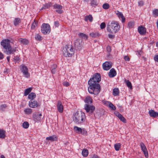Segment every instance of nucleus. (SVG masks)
I'll return each instance as SVG.
<instances>
[{"mask_svg": "<svg viewBox=\"0 0 158 158\" xmlns=\"http://www.w3.org/2000/svg\"><path fill=\"white\" fill-rule=\"evenodd\" d=\"M29 106L32 108H35L38 106V102L36 101L30 100L29 102Z\"/></svg>", "mask_w": 158, "mask_h": 158, "instance_id": "15", "label": "nucleus"}, {"mask_svg": "<svg viewBox=\"0 0 158 158\" xmlns=\"http://www.w3.org/2000/svg\"><path fill=\"white\" fill-rule=\"evenodd\" d=\"M138 4L139 6H143L144 4V2L143 1L141 0L138 2Z\"/></svg>", "mask_w": 158, "mask_h": 158, "instance_id": "47", "label": "nucleus"}, {"mask_svg": "<svg viewBox=\"0 0 158 158\" xmlns=\"http://www.w3.org/2000/svg\"><path fill=\"white\" fill-rule=\"evenodd\" d=\"M140 146L141 148V149L142 151L143 152L145 156L146 157H148V152L144 144L141 142L140 143Z\"/></svg>", "mask_w": 158, "mask_h": 158, "instance_id": "13", "label": "nucleus"}, {"mask_svg": "<svg viewBox=\"0 0 158 158\" xmlns=\"http://www.w3.org/2000/svg\"><path fill=\"white\" fill-rule=\"evenodd\" d=\"M54 25H55V26L56 27H57L58 26H59V22L58 21H55L54 22Z\"/></svg>", "mask_w": 158, "mask_h": 158, "instance_id": "56", "label": "nucleus"}, {"mask_svg": "<svg viewBox=\"0 0 158 158\" xmlns=\"http://www.w3.org/2000/svg\"><path fill=\"white\" fill-rule=\"evenodd\" d=\"M51 31L50 25L48 23H43L41 27V31L44 35L49 34Z\"/></svg>", "mask_w": 158, "mask_h": 158, "instance_id": "6", "label": "nucleus"}, {"mask_svg": "<svg viewBox=\"0 0 158 158\" xmlns=\"http://www.w3.org/2000/svg\"><path fill=\"white\" fill-rule=\"evenodd\" d=\"M148 113L150 116L156 118L158 116V112H155L154 110H150L149 111Z\"/></svg>", "mask_w": 158, "mask_h": 158, "instance_id": "18", "label": "nucleus"}, {"mask_svg": "<svg viewBox=\"0 0 158 158\" xmlns=\"http://www.w3.org/2000/svg\"><path fill=\"white\" fill-rule=\"evenodd\" d=\"M106 27V24L105 23H102L100 25V28L101 29L104 28Z\"/></svg>", "mask_w": 158, "mask_h": 158, "instance_id": "49", "label": "nucleus"}, {"mask_svg": "<svg viewBox=\"0 0 158 158\" xmlns=\"http://www.w3.org/2000/svg\"><path fill=\"white\" fill-rule=\"evenodd\" d=\"M32 89V88L31 87H30L26 89L24 91V95L26 96L28 95V94L31 92Z\"/></svg>", "mask_w": 158, "mask_h": 158, "instance_id": "32", "label": "nucleus"}, {"mask_svg": "<svg viewBox=\"0 0 158 158\" xmlns=\"http://www.w3.org/2000/svg\"><path fill=\"white\" fill-rule=\"evenodd\" d=\"M5 133L4 131L0 130V138H4L5 137Z\"/></svg>", "mask_w": 158, "mask_h": 158, "instance_id": "31", "label": "nucleus"}, {"mask_svg": "<svg viewBox=\"0 0 158 158\" xmlns=\"http://www.w3.org/2000/svg\"><path fill=\"white\" fill-rule=\"evenodd\" d=\"M116 14L117 15L118 17L119 18H121V22L122 23H124L125 21V18L123 16V13L118 10L116 12Z\"/></svg>", "mask_w": 158, "mask_h": 158, "instance_id": "16", "label": "nucleus"}, {"mask_svg": "<svg viewBox=\"0 0 158 158\" xmlns=\"http://www.w3.org/2000/svg\"><path fill=\"white\" fill-rule=\"evenodd\" d=\"M51 71L52 73H55L56 72V68H54L52 69Z\"/></svg>", "mask_w": 158, "mask_h": 158, "instance_id": "58", "label": "nucleus"}, {"mask_svg": "<svg viewBox=\"0 0 158 158\" xmlns=\"http://www.w3.org/2000/svg\"><path fill=\"white\" fill-rule=\"evenodd\" d=\"M81 134L84 135H86L87 134V132L85 129H83L81 130Z\"/></svg>", "mask_w": 158, "mask_h": 158, "instance_id": "48", "label": "nucleus"}, {"mask_svg": "<svg viewBox=\"0 0 158 158\" xmlns=\"http://www.w3.org/2000/svg\"><path fill=\"white\" fill-rule=\"evenodd\" d=\"M153 14L155 15V16H158V9H155L153 11Z\"/></svg>", "mask_w": 158, "mask_h": 158, "instance_id": "45", "label": "nucleus"}, {"mask_svg": "<svg viewBox=\"0 0 158 158\" xmlns=\"http://www.w3.org/2000/svg\"><path fill=\"white\" fill-rule=\"evenodd\" d=\"M10 41L8 39L3 40L1 42V44L4 48V52L7 55L11 54H15L16 51V48L12 49L10 45Z\"/></svg>", "mask_w": 158, "mask_h": 158, "instance_id": "2", "label": "nucleus"}, {"mask_svg": "<svg viewBox=\"0 0 158 158\" xmlns=\"http://www.w3.org/2000/svg\"><path fill=\"white\" fill-rule=\"evenodd\" d=\"M10 56H8L6 57V59L8 60V62H9L10 61Z\"/></svg>", "mask_w": 158, "mask_h": 158, "instance_id": "61", "label": "nucleus"}, {"mask_svg": "<svg viewBox=\"0 0 158 158\" xmlns=\"http://www.w3.org/2000/svg\"><path fill=\"white\" fill-rule=\"evenodd\" d=\"M84 107L86 112L89 115L93 114L95 109L94 106L88 104H85Z\"/></svg>", "mask_w": 158, "mask_h": 158, "instance_id": "7", "label": "nucleus"}, {"mask_svg": "<svg viewBox=\"0 0 158 158\" xmlns=\"http://www.w3.org/2000/svg\"><path fill=\"white\" fill-rule=\"evenodd\" d=\"M92 99L90 97H87L84 101L86 103L91 104L92 102Z\"/></svg>", "mask_w": 158, "mask_h": 158, "instance_id": "28", "label": "nucleus"}, {"mask_svg": "<svg viewBox=\"0 0 158 158\" xmlns=\"http://www.w3.org/2000/svg\"><path fill=\"white\" fill-rule=\"evenodd\" d=\"M119 90L118 88H115L113 89V94L114 96H118L119 94Z\"/></svg>", "mask_w": 158, "mask_h": 158, "instance_id": "30", "label": "nucleus"}, {"mask_svg": "<svg viewBox=\"0 0 158 158\" xmlns=\"http://www.w3.org/2000/svg\"><path fill=\"white\" fill-rule=\"evenodd\" d=\"M53 7L54 9H56V11L57 13L61 14L63 12V11L62 10V6L57 4H55L54 5Z\"/></svg>", "mask_w": 158, "mask_h": 158, "instance_id": "11", "label": "nucleus"}, {"mask_svg": "<svg viewBox=\"0 0 158 158\" xmlns=\"http://www.w3.org/2000/svg\"><path fill=\"white\" fill-rule=\"evenodd\" d=\"M36 97L35 94L34 93H30L28 96V98L29 99H30L31 100H33Z\"/></svg>", "mask_w": 158, "mask_h": 158, "instance_id": "23", "label": "nucleus"}, {"mask_svg": "<svg viewBox=\"0 0 158 158\" xmlns=\"http://www.w3.org/2000/svg\"><path fill=\"white\" fill-rule=\"evenodd\" d=\"M108 36L109 38L110 39H113L114 38L115 36L113 34H109L108 35Z\"/></svg>", "mask_w": 158, "mask_h": 158, "instance_id": "53", "label": "nucleus"}, {"mask_svg": "<svg viewBox=\"0 0 158 158\" xmlns=\"http://www.w3.org/2000/svg\"><path fill=\"white\" fill-rule=\"evenodd\" d=\"M74 129L76 131L77 133L78 134H80L81 132L82 129L81 128L78 127H74Z\"/></svg>", "mask_w": 158, "mask_h": 158, "instance_id": "38", "label": "nucleus"}, {"mask_svg": "<svg viewBox=\"0 0 158 158\" xmlns=\"http://www.w3.org/2000/svg\"><path fill=\"white\" fill-rule=\"evenodd\" d=\"M83 45L82 41L79 39H77L75 41L74 47L76 50H81L82 48Z\"/></svg>", "mask_w": 158, "mask_h": 158, "instance_id": "8", "label": "nucleus"}, {"mask_svg": "<svg viewBox=\"0 0 158 158\" xmlns=\"http://www.w3.org/2000/svg\"><path fill=\"white\" fill-rule=\"evenodd\" d=\"M116 75V72L115 69L114 68L111 69L108 73V75L110 77H115Z\"/></svg>", "mask_w": 158, "mask_h": 158, "instance_id": "17", "label": "nucleus"}, {"mask_svg": "<svg viewBox=\"0 0 158 158\" xmlns=\"http://www.w3.org/2000/svg\"><path fill=\"white\" fill-rule=\"evenodd\" d=\"M108 106L112 110H115L116 109V107L110 102Z\"/></svg>", "mask_w": 158, "mask_h": 158, "instance_id": "40", "label": "nucleus"}, {"mask_svg": "<svg viewBox=\"0 0 158 158\" xmlns=\"http://www.w3.org/2000/svg\"><path fill=\"white\" fill-rule=\"evenodd\" d=\"M124 59L125 61H129L130 60V58L128 56H125L124 57Z\"/></svg>", "mask_w": 158, "mask_h": 158, "instance_id": "50", "label": "nucleus"}, {"mask_svg": "<svg viewBox=\"0 0 158 158\" xmlns=\"http://www.w3.org/2000/svg\"><path fill=\"white\" fill-rule=\"evenodd\" d=\"M106 50H107V51L108 52H110L111 51V48L110 46H108L107 47H106Z\"/></svg>", "mask_w": 158, "mask_h": 158, "instance_id": "55", "label": "nucleus"}, {"mask_svg": "<svg viewBox=\"0 0 158 158\" xmlns=\"http://www.w3.org/2000/svg\"><path fill=\"white\" fill-rule=\"evenodd\" d=\"M101 80L100 74L98 73H96L93 77L90 79L88 82V84L89 85L88 90L89 93L95 95L99 93L101 90V87L98 83Z\"/></svg>", "mask_w": 158, "mask_h": 158, "instance_id": "1", "label": "nucleus"}, {"mask_svg": "<svg viewBox=\"0 0 158 158\" xmlns=\"http://www.w3.org/2000/svg\"><path fill=\"white\" fill-rule=\"evenodd\" d=\"M120 28L118 23L116 21H112L109 23L107 27V30L109 32L114 34L117 32Z\"/></svg>", "mask_w": 158, "mask_h": 158, "instance_id": "3", "label": "nucleus"}, {"mask_svg": "<svg viewBox=\"0 0 158 158\" xmlns=\"http://www.w3.org/2000/svg\"><path fill=\"white\" fill-rule=\"evenodd\" d=\"M110 7L109 4L107 3H105L103 4L102 5V7L103 8L105 9H108Z\"/></svg>", "mask_w": 158, "mask_h": 158, "instance_id": "43", "label": "nucleus"}, {"mask_svg": "<svg viewBox=\"0 0 158 158\" xmlns=\"http://www.w3.org/2000/svg\"><path fill=\"white\" fill-rule=\"evenodd\" d=\"M52 5V3L51 2L46 3L45 5H44L43 7L40 9V10L48 9Z\"/></svg>", "mask_w": 158, "mask_h": 158, "instance_id": "21", "label": "nucleus"}, {"mask_svg": "<svg viewBox=\"0 0 158 158\" xmlns=\"http://www.w3.org/2000/svg\"><path fill=\"white\" fill-rule=\"evenodd\" d=\"M20 70L23 73L25 77L27 78L30 77V74L28 72V69L26 66L24 65H22L20 69Z\"/></svg>", "mask_w": 158, "mask_h": 158, "instance_id": "9", "label": "nucleus"}, {"mask_svg": "<svg viewBox=\"0 0 158 158\" xmlns=\"http://www.w3.org/2000/svg\"><path fill=\"white\" fill-rule=\"evenodd\" d=\"M42 117V115L41 114H39L36 113L33 115V118L34 121L35 122H38L40 121Z\"/></svg>", "mask_w": 158, "mask_h": 158, "instance_id": "12", "label": "nucleus"}, {"mask_svg": "<svg viewBox=\"0 0 158 158\" xmlns=\"http://www.w3.org/2000/svg\"><path fill=\"white\" fill-rule=\"evenodd\" d=\"M3 58V55L2 53H0V59H2Z\"/></svg>", "mask_w": 158, "mask_h": 158, "instance_id": "59", "label": "nucleus"}, {"mask_svg": "<svg viewBox=\"0 0 158 158\" xmlns=\"http://www.w3.org/2000/svg\"><path fill=\"white\" fill-rule=\"evenodd\" d=\"M5 158V157L4 156V155H2L1 156V158Z\"/></svg>", "mask_w": 158, "mask_h": 158, "instance_id": "63", "label": "nucleus"}, {"mask_svg": "<svg viewBox=\"0 0 158 158\" xmlns=\"http://www.w3.org/2000/svg\"><path fill=\"white\" fill-rule=\"evenodd\" d=\"M156 46L157 47H158V41L156 43Z\"/></svg>", "mask_w": 158, "mask_h": 158, "instance_id": "64", "label": "nucleus"}, {"mask_svg": "<svg viewBox=\"0 0 158 158\" xmlns=\"http://www.w3.org/2000/svg\"><path fill=\"white\" fill-rule=\"evenodd\" d=\"M63 84L66 87H68L69 85V84L68 82L67 81H64L63 83Z\"/></svg>", "mask_w": 158, "mask_h": 158, "instance_id": "51", "label": "nucleus"}, {"mask_svg": "<svg viewBox=\"0 0 158 158\" xmlns=\"http://www.w3.org/2000/svg\"><path fill=\"white\" fill-rule=\"evenodd\" d=\"M46 139L47 140H50L51 141H54L57 140V137L55 135H53L46 137Z\"/></svg>", "mask_w": 158, "mask_h": 158, "instance_id": "20", "label": "nucleus"}, {"mask_svg": "<svg viewBox=\"0 0 158 158\" xmlns=\"http://www.w3.org/2000/svg\"><path fill=\"white\" fill-rule=\"evenodd\" d=\"M119 119L123 122L126 123L127 122L126 119L121 114L118 118Z\"/></svg>", "mask_w": 158, "mask_h": 158, "instance_id": "39", "label": "nucleus"}, {"mask_svg": "<svg viewBox=\"0 0 158 158\" xmlns=\"http://www.w3.org/2000/svg\"><path fill=\"white\" fill-rule=\"evenodd\" d=\"M125 82L126 83L128 87L130 89H132V86L131 83L129 80H125Z\"/></svg>", "mask_w": 158, "mask_h": 158, "instance_id": "33", "label": "nucleus"}, {"mask_svg": "<svg viewBox=\"0 0 158 158\" xmlns=\"http://www.w3.org/2000/svg\"><path fill=\"white\" fill-rule=\"evenodd\" d=\"M112 63L108 61L102 64L103 68L104 70H109L112 67Z\"/></svg>", "mask_w": 158, "mask_h": 158, "instance_id": "10", "label": "nucleus"}, {"mask_svg": "<svg viewBox=\"0 0 158 158\" xmlns=\"http://www.w3.org/2000/svg\"><path fill=\"white\" fill-rule=\"evenodd\" d=\"M90 36L93 38H97L98 37L100 34L98 32H92L90 33Z\"/></svg>", "mask_w": 158, "mask_h": 158, "instance_id": "22", "label": "nucleus"}, {"mask_svg": "<svg viewBox=\"0 0 158 158\" xmlns=\"http://www.w3.org/2000/svg\"><path fill=\"white\" fill-rule=\"evenodd\" d=\"M128 26L130 28L133 27L134 26V22L133 21L130 22L128 24Z\"/></svg>", "mask_w": 158, "mask_h": 158, "instance_id": "42", "label": "nucleus"}, {"mask_svg": "<svg viewBox=\"0 0 158 158\" xmlns=\"http://www.w3.org/2000/svg\"><path fill=\"white\" fill-rule=\"evenodd\" d=\"M13 56L14 57V60H18L19 59V57L16 56V57H15V56Z\"/></svg>", "mask_w": 158, "mask_h": 158, "instance_id": "60", "label": "nucleus"}, {"mask_svg": "<svg viewBox=\"0 0 158 158\" xmlns=\"http://www.w3.org/2000/svg\"><path fill=\"white\" fill-rule=\"evenodd\" d=\"M91 4L92 6H95L97 5L98 3L95 0H92L91 2Z\"/></svg>", "mask_w": 158, "mask_h": 158, "instance_id": "44", "label": "nucleus"}, {"mask_svg": "<svg viewBox=\"0 0 158 158\" xmlns=\"http://www.w3.org/2000/svg\"><path fill=\"white\" fill-rule=\"evenodd\" d=\"M78 35L80 37L84 39L85 40H87L88 38V36L87 35H86L84 33H80L78 34Z\"/></svg>", "mask_w": 158, "mask_h": 158, "instance_id": "26", "label": "nucleus"}, {"mask_svg": "<svg viewBox=\"0 0 158 158\" xmlns=\"http://www.w3.org/2000/svg\"><path fill=\"white\" fill-rule=\"evenodd\" d=\"M156 25L157 29H158V19L156 22Z\"/></svg>", "mask_w": 158, "mask_h": 158, "instance_id": "62", "label": "nucleus"}, {"mask_svg": "<svg viewBox=\"0 0 158 158\" xmlns=\"http://www.w3.org/2000/svg\"><path fill=\"white\" fill-rule=\"evenodd\" d=\"M7 107V106L6 104H2L0 106V111H4Z\"/></svg>", "mask_w": 158, "mask_h": 158, "instance_id": "34", "label": "nucleus"}, {"mask_svg": "<svg viewBox=\"0 0 158 158\" xmlns=\"http://www.w3.org/2000/svg\"><path fill=\"white\" fill-rule=\"evenodd\" d=\"M110 102L109 101H105L103 102V103L104 104L106 105L107 106H108L109 104L110 103Z\"/></svg>", "mask_w": 158, "mask_h": 158, "instance_id": "54", "label": "nucleus"}, {"mask_svg": "<svg viewBox=\"0 0 158 158\" xmlns=\"http://www.w3.org/2000/svg\"><path fill=\"white\" fill-rule=\"evenodd\" d=\"M35 38L38 40H41V37L39 34H37L36 35Z\"/></svg>", "mask_w": 158, "mask_h": 158, "instance_id": "46", "label": "nucleus"}, {"mask_svg": "<svg viewBox=\"0 0 158 158\" xmlns=\"http://www.w3.org/2000/svg\"><path fill=\"white\" fill-rule=\"evenodd\" d=\"M85 114L81 112H77L73 114V118L75 122L77 124H80L83 123L85 119Z\"/></svg>", "mask_w": 158, "mask_h": 158, "instance_id": "4", "label": "nucleus"}, {"mask_svg": "<svg viewBox=\"0 0 158 158\" xmlns=\"http://www.w3.org/2000/svg\"><path fill=\"white\" fill-rule=\"evenodd\" d=\"M82 154L83 156L87 157L88 155V150L85 149H83L82 151Z\"/></svg>", "mask_w": 158, "mask_h": 158, "instance_id": "29", "label": "nucleus"}, {"mask_svg": "<svg viewBox=\"0 0 158 158\" xmlns=\"http://www.w3.org/2000/svg\"><path fill=\"white\" fill-rule=\"evenodd\" d=\"M154 60L155 61L158 62V55H156L155 56L154 58Z\"/></svg>", "mask_w": 158, "mask_h": 158, "instance_id": "57", "label": "nucleus"}, {"mask_svg": "<svg viewBox=\"0 0 158 158\" xmlns=\"http://www.w3.org/2000/svg\"><path fill=\"white\" fill-rule=\"evenodd\" d=\"M57 106L58 111L60 113L62 112L63 110V105L60 101H58Z\"/></svg>", "mask_w": 158, "mask_h": 158, "instance_id": "19", "label": "nucleus"}, {"mask_svg": "<svg viewBox=\"0 0 158 158\" xmlns=\"http://www.w3.org/2000/svg\"><path fill=\"white\" fill-rule=\"evenodd\" d=\"M24 112L26 114H30L32 112V110L30 108H26L24 110Z\"/></svg>", "mask_w": 158, "mask_h": 158, "instance_id": "27", "label": "nucleus"}, {"mask_svg": "<svg viewBox=\"0 0 158 158\" xmlns=\"http://www.w3.org/2000/svg\"><path fill=\"white\" fill-rule=\"evenodd\" d=\"M121 144L120 143H117L114 145V148L115 149L116 151L119 150L121 147Z\"/></svg>", "mask_w": 158, "mask_h": 158, "instance_id": "35", "label": "nucleus"}, {"mask_svg": "<svg viewBox=\"0 0 158 158\" xmlns=\"http://www.w3.org/2000/svg\"><path fill=\"white\" fill-rule=\"evenodd\" d=\"M138 30L139 33L141 35H143L146 33V28L142 26H140L138 27Z\"/></svg>", "mask_w": 158, "mask_h": 158, "instance_id": "14", "label": "nucleus"}, {"mask_svg": "<svg viewBox=\"0 0 158 158\" xmlns=\"http://www.w3.org/2000/svg\"><path fill=\"white\" fill-rule=\"evenodd\" d=\"M114 114H115V115L116 116H117L118 118H119V116H120L121 115V114H120L118 111L114 112Z\"/></svg>", "mask_w": 158, "mask_h": 158, "instance_id": "52", "label": "nucleus"}, {"mask_svg": "<svg viewBox=\"0 0 158 158\" xmlns=\"http://www.w3.org/2000/svg\"><path fill=\"white\" fill-rule=\"evenodd\" d=\"M21 22V20L20 18H15L13 21V23L15 26H17Z\"/></svg>", "mask_w": 158, "mask_h": 158, "instance_id": "24", "label": "nucleus"}, {"mask_svg": "<svg viewBox=\"0 0 158 158\" xmlns=\"http://www.w3.org/2000/svg\"><path fill=\"white\" fill-rule=\"evenodd\" d=\"M38 22L35 20H34L33 22L31 25V29H34L35 27L37 25Z\"/></svg>", "mask_w": 158, "mask_h": 158, "instance_id": "37", "label": "nucleus"}, {"mask_svg": "<svg viewBox=\"0 0 158 158\" xmlns=\"http://www.w3.org/2000/svg\"><path fill=\"white\" fill-rule=\"evenodd\" d=\"M19 41L20 43L26 45L28 44L29 43L28 40L27 39H23L22 38H20L19 39Z\"/></svg>", "mask_w": 158, "mask_h": 158, "instance_id": "25", "label": "nucleus"}, {"mask_svg": "<svg viewBox=\"0 0 158 158\" xmlns=\"http://www.w3.org/2000/svg\"><path fill=\"white\" fill-rule=\"evenodd\" d=\"M23 127L25 129L27 128L29 126V124L28 122H24L23 124Z\"/></svg>", "mask_w": 158, "mask_h": 158, "instance_id": "41", "label": "nucleus"}, {"mask_svg": "<svg viewBox=\"0 0 158 158\" xmlns=\"http://www.w3.org/2000/svg\"><path fill=\"white\" fill-rule=\"evenodd\" d=\"M63 50V54L65 57H71L74 54V49L72 45H66Z\"/></svg>", "mask_w": 158, "mask_h": 158, "instance_id": "5", "label": "nucleus"}, {"mask_svg": "<svg viewBox=\"0 0 158 158\" xmlns=\"http://www.w3.org/2000/svg\"><path fill=\"white\" fill-rule=\"evenodd\" d=\"M89 20L90 22H92L93 21V17L91 15H89L88 16H85V20L87 21L88 20Z\"/></svg>", "mask_w": 158, "mask_h": 158, "instance_id": "36", "label": "nucleus"}]
</instances>
